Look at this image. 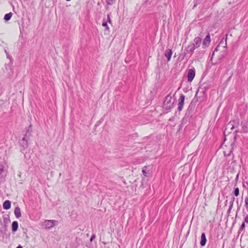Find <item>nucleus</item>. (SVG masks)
Masks as SVG:
<instances>
[{"label":"nucleus","mask_w":248,"mask_h":248,"mask_svg":"<svg viewBox=\"0 0 248 248\" xmlns=\"http://www.w3.org/2000/svg\"><path fill=\"white\" fill-rule=\"evenodd\" d=\"M31 126V125H30L28 127V129L26 130V133L24 134V137L20 141V145L22 147V149H21L22 152L26 149L28 146V139L31 136V131L30 130Z\"/></svg>","instance_id":"f257e3e1"},{"label":"nucleus","mask_w":248,"mask_h":248,"mask_svg":"<svg viewBox=\"0 0 248 248\" xmlns=\"http://www.w3.org/2000/svg\"><path fill=\"white\" fill-rule=\"evenodd\" d=\"M172 99V96L171 93L165 97V99L163 102V108L168 111H170L171 109L173 108V103H171V100Z\"/></svg>","instance_id":"f03ea898"},{"label":"nucleus","mask_w":248,"mask_h":248,"mask_svg":"<svg viewBox=\"0 0 248 248\" xmlns=\"http://www.w3.org/2000/svg\"><path fill=\"white\" fill-rule=\"evenodd\" d=\"M58 223V221L55 220H45L42 223V226L46 229H49L55 226Z\"/></svg>","instance_id":"7ed1b4c3"},{"label":"nucleus","mask_w":248,"mask_h":248,"mask_svg":"<svg viewBox=\"0 0 248 248\" xmlns=\"http://www.w3.org/2000/svg\"><path fill=\"white\" fill-rule=\"evenodd\" d=\"M227 34H226V37L225 38H223L219 43V45L216 47L215 50H214L213 54L212 55V57L211 58V61H212L213 56L215 54V53L216 52H217L218 50V48L220 46L224 45V46H223L224 47L226 48L227 47Z\"/></svg>","instance_id":"20e7f679"},{"label":"nucleus","mask_w":248,"mask_h":248,"mask_svg":"<svg viewBox=\"0 0 248 248\" xmlns=\"http://www.w3.org/2000/svg\"><path fill=\"white\" fill-rule=\"evenodd\" d=\"M195 76V70L194 68L189 69L187 72V81L189 82H191Z\"/></svg>","instance_id":"39448f33"},{"label":"nucleus","mask_w":248,"mask_h":248,"mask_svg":"<svg viewBox=\"0 0 248 248\" xmlns=\"http://www.w3.org/2000/svg\"><path fill=\"white\" fill-rule=\"evenodd\" d=\"M195 49L196 48L191 43H190L185 49L184 56H186V54H190V56H191Z\"/></svg>","instance_id":"423d86ee"},{"label":"nucleus","mask_w":248,"mask_h":248,"mask_svg":"<svg viewBox=\"0 0 248 248\" xmlns=\"http://www.w3.org/2000/svg\"><path fill=\"white\" fill-rule=\"evenodd\" d=\"M6 172L4 166L0 164V182L6 176Z\"/></svg>","instance_id":"0eeeda50"},{"label":"nucleus","mask_w":248,"mask_h":248,"mask_svg":"<svg viewBox=\"0 0 248 248\" xmlns=\"http://www.w3.org/2000/svg\"><path fill=\"white\" fill-rule=\"evenodd\" d=\"M202 43V39L200 37H196L193 43H191L196 48H198Z\"/></svg>","instance_id":"6e6552de"},{"label":"nucleus","mask_w":248,"mask_h":248,"mask_svg":"<svg viewBox=\"0 0 248 248\" xmlns=\"http://www.w3.org/2000/svg\"><path fill=\"white\" fill-rule=\"evenodd\" d=\"M210 36L209 33H208V34L206 36V37L203 39V42H202V45L204 47H203V48H205L207 46H208L210 43Z\"/></svg>","instance_id":"1a4fd4ad"},{"label":"nucleus","mask_w":248,"mask_h":248,"mask_svg":"<svg viewBox=\"0 0 248 248\" xmlns=\"http://www.w3.org/2000/svg\"><path fill=\"white\" fill-rule=\"evenodd\" d=\"M172 51L170 49H166L165 51L164 55L167 58V61L169 62L171 59Z\"/></svg>","instance_id":"9d476101"},{"label":"nucleus","mask_w":248,"mask_h":248,"mask_svg":"<svg viewBox=\"0 0 248 248\" xmlns=\"http://www.w3.org/2000/svg\"><path fill=\"white\" fill-rule=\"evenodd\" d=\"M207 240L206 235L204 232H202L201 234V239L200 241V245L202 247H203L205 245Z\"/></svg>","instance_id":"9b49d317"},{"label":"nucleus","mask_w":248,"mask_h":248,"mask_svg":"<svg viewBox=\"0 0 248 248\" xmlns=\"http://www.w3.org/2000/svg\"><path fill=\"white\" fill-rule=\"evenodd\" d=\"M194 107L193 105L190 104V105L188 106L186 112V115L187 116H190L191 115V113L192 112L193 110H194Z\"/></svg>","instance_id":"f8f14e48"},{"label":"nucleus","mask_w":248,"mask_h":248,"mask_svg":"<svg viewBox=\"0 0 248 248\" xmlns=\"http://www.w3.org/2000/svg\"><path fill=\"white\" fill-rule=\"evenodd\" d=\"M14 214L16 218H18L21 217L20 209L18 206L15 207L14 210Z\"/></svg>","instance_id":"ddd939ff"},{"label":"nucleus","mask_w":248,"mask_h":248,"mask_svg":"<svg viewBox=\"0 0 248 248\" xmlns=\"http://www.w3.org/2000/svg\"><path fill=\"white\" fill-rule=\"evenodd\" d=\"M11 202L9 200H6L3 203V208L5 210L9 209L11 208Z\"/></svg>","instance_id":"4468645a"},{"label":"nucleus","mask_w":248,"mask_h":248,"mask_svg":"<svg viewBox=\"0 0 248 248\" xmlns=\"http://www.w3.org/2000/svg\"><path fill=\"white\" fill-rule=\"evenodd\" d=\"M18 227V223L17 221H14L12 222V230L13 232H16L17 231Z\"/></svg>","instance_id":"2eb2a0df"},{"label":"nucleus","mask_w":248,"mask_h":248,"mask_svg":"<svg viewBox=\"0 0 248 248\" xmlns=\"http://www.w3.org/2000/svg\"><path fill=\"white\" fill-rule=\"evenodd\" d=\"M241 132L245 133H248V124H242Z\"/></svg>","instance_id":"dca6fc26"},{"label":"nucleus","mask_w":248,"mask_h":248,"mask_svg":"<svg viewBox=\"0 0 248 248\" xmlns=\"http://www.w3.org/2000/svg\"><path fill=\"white\" fill-rule=\"evenodd\" d=\"M185 96L183 94H181L178 100V104L184 105Z\"/></svg>","instance_id":"f3484780"},{"label":"nucleus","mask_w":248,"mask_h":248,"mask_svg":"<svg viewBox=\"0 0 248 248\" xmlns=\"http://www.w3.org/2000/svg\"><path fill=\"white\" fill-rule=\"evenodd\" d=\"M12 15L13 14L11 12L5 14L4 17V19L5 21L9 20L11 19Z\"/></svg>","instance_id":"a211bd4d"},{"label":"nucleus","mask_w":248,"mask_h":248,"mask_svg":"<svg viewBox=\"0 0 248 248\" xmlns=\"http://www.w3.org/2000/svg\"><path fill=\"white\" fill-rule=\"evenodd\" d=\"M12 64L13 62L11 60L10 62L8 64H5V69L8 71V70L11 71L12 70Z\"/></svg>","instance_id":"6ab92c4d"},{"label":"nucleus","mask_w":248,"mask_h":248,"mask_svg":"<svg viewBox=\"0 0 248 248\" xmlns=\"http://www.w3.org/2000/svg\"><path fill=\"white\" fill-rule=\"evenodd\" d=\"M234 200V197L231 198V201L230 202V210H231L232 209Z\"/></svg>","instance_id":"aec40b11"},{"label":"nucleus","mask_w":248,"mask_h":248,"mask_svg":"<svg viewBox=\"0 0 248 248\" xmlns=\"http://www.w3.org/2000/svg\"><path fill=\"white\" fill-rule=\"evenodd\" d=\"M102 26L106 28V30L109 31V27L108 26L107 21H106L104 20H103L102 22Z\"/></svg>","instance_id":"412c9836"},{"label":"nucleus","mask_w":248,"mask_h":248,"mask_svg":"<svg viewBox=\"0 0 248 248\" xmlns=\"http://www.w3.org/2000/svg\"><path fill=\"white\" fill-rule=\"evenodd\" d=\"M245 222H243L242 223V224L239 229L238 232L240 233L241 231H242L243 230H244L245 229Z\"/></svg>","instance_id":"4be33fe9"},{"label":"nucleus","mask_w":248,"mask_h":248,"mask_svg":"<svg viewBox=\"0 0 248 248\" xmlns=\"http://www.w3.org/2000/svg\"><path fill=\"white\" fill-rule=\"evenodd\" d=\"M233 194L235 196H238L239 194V189L238 187H236L234 188Z\"/></svg>","instance_id":"5701e85b"},{"label":"nucleus","mask_w":248,"mask_h":248,"mask_svg":"<svg viewBox=\"0 0 248 248\" xmlns=\"http://www.w3.org/2000/svg\"><path fill=\"white\" fill-rule=\"evenodd\" d=\"M189 116H187L185 115V116L183 118L182 120V124H181V125H182L183 124H185L186 123L187 121V118Z\"/></svg>","instance_id":"b1692460"},{"label":"nucleus","mask_w":248,"mask_h":248,"mask_svg":"<svg viewBox=\"0 0 248 248\" xmlns=\"http://www.w3.org/2000/svg\"><path fill=\"white\" fill-rule=\"evenodd\" d=\"M147 168V167L146 166H145V167H144V168H143V169L142 170L143 174L144 175V176H145L146 177L148 176L147 172L146 171V170Z\"/></svg>","instance_id":"393cba45"},{"label":"nucleus","mask_w":248,"mask_h":248,"mask_svg":"<svg viewBox=\"0 0 248 248\" xmlns=\"http://www.w3.org/2000/svg\"><path fill=\"white\" fill-rule=\"evenodd\" d=\"M115 0H107V2L108 5H112Z\"/></svg>","instance_id":"a878e982"},{"label":"nucleus","mask_w":248,"mask_h":248,"mask_svg":"<svg viewBox=\"0 0 248 248\" xmlns=\"http://www.w3.org/2000/svg\"><path fill=\"white\" fill-rule=\"evenodd\" d=\"M178 110L179 111H181L183 109V106L184 105H179V104H178Z\"/></svg>","instance_id":"bb28decb"},{"label":"nucleus","mask_w":248,"mask_h":248,"mask_svg":"<svg viewBox=\"0 0 248 248\" xmlns=\"http://www.w3.org/2000/svg\"><path fill=\"white\" fill-rule=\"evenodd\" d=\"M95 238V234H93L91 238H90V241H93V240Z\"/></svg>","instance_id":"cd10ccee"},{"label":"nucleus","mask_w":248,"mask_h":248,"mask_svg":"<svg viewBox=\"0 0 248 248\" xmlns=\"http://www.w3.org/2000/svg\"><path fill=\"white\" fill-rule=\"evenodd\" d=\"M226 55V52L225 51L224 52H223V54L222 55V57L219 59L220 60H221Z\"/></svg>","instance_id":"c85d7f7f"},{"label":"nucleus","mask_w":248,"mask_h":248,"mask_svg":"<svg viewBox=\"0 0 248 248\" xmlns=\"http://www.w3.org/2000/svg\"><path fill=\"white\" fill-rule=\"evenodd\" d=\"M244 222H245V223H248V215L246 216L245 217Z\"/></svg>","instance_id":"c756f323"},{"label":"nucleus","mask_w":248,"mask_h":248,"mask_svg":"<svg viewBox=\"0 0 248 248\" xmlns=\"http://www.w3.org/2000/svg\"><path fill=\"white\" fill-rule=\"evenodd\" d=\"M107 18H108V22L109 23H111V20L110 16H109L108 15V16H107Z\"/></svg>","instance_id":"7c9ffc66"},{"label":"nucleus","mask_w":248,"mask_h":248,"mask_svg":"<svg viewBox=\"0 0 248 248\" xmlns=\"http://www.w3.org/2000/svg\"><path fill=\"white\" fill-rule=\"evenodd\" d=\"M6 56H7V58H8V59H9L10 61H11V60H12V58H11V57L10 56V55H9V54L8 53H7V54H6Z\"/></svg>","instance_id":"2f4dec72"},{"label":"nucleus","mask_w":248,"mask_h":248,"mask_svg":"<svg viewBox=\"0 0 248 248\" xmlns=\"http://www.w3.org/2000/svg\"><path fill=\"white\" fill-rule=\"evenodd\" d=\"M228 125H230V126H232V127H231V129H232L234 128V126L233 125L231 124V122H230L228 124Z\"/></svg>","instance_id":"473e14b6"},{"label":"nucleus","mask_w":248,"mask_h":248,"mask_svg":"<svg viewBox=\"0 0 248 248\" xmlns=\"http://www.w3.org/2000/svg\"><path fill=\"white\" fill-rule=\"evenodd\" d=\"M16 248H23L21 245H19Z\"/></svg>","instance_id":"72a5a7b5"},{"label":"nucleus","mask_w":248,"mask_h":248,"mask_svg":"<svg viewBox=\"0 0 248 248\" xmlns=\"http://www.w3.org/2000/svg\"><path fill=\"white\" fill-rule=\"evenodd\" d=\"M199 90H200V89L199 88V89H198V91H197V92H196V94H195V95H196V96L197 95V94H198V92L199 91Z\"/></svg>","instance_id":"f704fd0d"},{"label":"nucleus","mask_w":248,"mask_h":248,"mask_svg":"<svg viewBox=\"0 0 248 248\" xmlns=\"http://www.w3.org/2000/svg\"><path fill=\"white\" fill-rule=\"evenodd\" d=\"M100 123V122H98L97 124H95V126H97V125H98Z\"/></svg>","instance_id":"c9c22d12"},{"label":"nucleus","mask_w":248,"mask_h":248,"mask_svg":"<svg viewBox=\"0 0 248 248\" xmlns=\"http://www.w3.org/2000/svg\"><path fill=\"white\" fill-rule=\"evenodd\" d=\"M231 210H230V208H229V209H228V212H230V211H231Z\"/></svg>","instance_id":"e433bc0d"},{"label":"nucleus","mask_w":248,"mask_h":248,"mask_svg":"<svg viewBox=\"0 0 248 248\" xmlns=\"http://www.w3.org/2000/svg\"><path fill=\"white\" fill-rule=\"evenodd\" d=\"M227 200H226V201H225V205H226V204H227Z\"/></svg>","instance_id":"4c0bfd02"},{"label":"nucleus","mask_w":248,"mask_h":248,"mask_svg":"<svg viewBox=\"0 0 248 248\" xmlns=\"http://www.w3.org/2000/svg\"><path fill=\"white\" fill-rule=\"evenodd\" d=\"M5 52L6 53V54L8 53L7 52L6 50H5Z\"/></svg>","instance_id":"58836bf2"},{"label":"nucleus","mask_w":248,"mask_h":248,"mask_svg":"<svg viewBox=\"0 0 248 248\" xmlns=\"http://www.w3.org/2000/svg\"><path fill=\"white\" fill-rule=\"evenodd\" d=\"M67 1H70L71 0H66Z\"/></svg>","instance_id":"ea45409f"}]
</instances>
